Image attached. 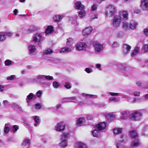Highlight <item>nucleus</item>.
Returning <instances> with one entry per match:
<instances>
[{"mask_svg":"<svg viewBox=\"0 0 148 148\" xmlns=\"http://www.w3.org/2000/svg\"><path fill=\"white\" fill-rule=\"evenodd\" d=\"M122 28L125 30L127 31L130 30L129 24L126 22H124L122 23Z\"/></svg>","mask_w":148,"mask_h":148,"instance_id":"4be33fe9","label":"nucleus"},{"mask_svg":"<svg viewBox=\"0 0 148 148\" xmlns=\"http://www.w3.org/2000/svg\"><path fill=\"white\" fill-rule=\"evenodd\" d=\"M98 18V15L97 14H95L92 16L90 20L91 21H92L95 18Z\"/></svg>","mask_w":148,"mask_h":148,"instance_id":"6e6d98bb","label":"nucleus"},{"mask_svg":"<svg viewBox=\"0 0 148 148\" xmlns=\"http://www.w3.org/2000/svg\"><path fill=\"white\" fill-rule=\"evenodd\" d=\"M32 118L34 120L35 122L34 125L36 127L38 126L40 123V120L39 116H32Z\"/></svg>","mask_w":148,"mask_h":148,"instance_id":"dca6fc26","label":"nucleus"},{"mask_svg":"<svg viewBox=\"0 0 148 148\" xmlns=\"http://www.w3.org/2000/svg\"><path fill=\"white\" fill-rule=\"evenodd\" d=\"M85 119L84 117H82L79 118L76 121V125L77 126H79L84 122Z\"/></svg>","mask_w":148,"mask_h":148,"instance_id":"bb28decb","label":"nucleus"},{"mask_svg":"<svg viewBox=\"0 0 148 148\" xmlns=\"http://www.w3.org/2000/svg\"><path fill=\"white\" fill-rule=\"evenodd\" d=\"M87 47L86 43L84 42H79L76 46V49L78 51H86Z\"/></svg>","mask_w":148,"mask_h":148,"instance_id":"0eeeda50","label":"nucleus"},{"mask_svg":"<svg viewBox=\"0 0 148 148\" xmlns=\"http://www.w3.org/2000/svg\"><path fill=\"white\" fill-rule=\"evenodd\" d=\"M129 134L130 136L134 139L131 144V146L132 147L139 146L140 144L138 139V136L136 131V130H132L130 132Z\"/></svg>","mask_w":148,"mask_h":148,"instance_id":"f03ea898","label":"nucleus"},{"mask_svg":"<svg viewBox=\"0 0 148 148\" xmlns=\"http://www.w3.org/2000/svg\"><path fill=\"white\" fill-rule=\"evenodd\" d=\"M3 103L5 106H7L9 105V102L7 100H5L3 101Z\"/></svg>","mask_w":148,"mask_h":148,"instance_id":"0e129e2a","label":"nucleus"},{"mask_svg":"<svg viewBox=\"0 0 148 148\" xmlns=\"http://www.w3.org/2000/svg\"><path fill=\"white\" fill-rule=\"evenodd\" d=\"M93 29L91 27H88L85 28L82 32V34L84 36H86L90 33Z\"/></svg>","mask_w":148,"mask_h":148,"instance_id":"ddd939ff","label":"nucleus"},{"mask_svg":"<svg viewBox=\"0 0 148 148\" xmlns=\"http://www.w3.org/2000/svg\"><path fill=\"white\" fill-rule=\"evenodd\" d=\"M67 40L66 43L69 46H71L74 42V40L72 38H69L67 39Z\"/></svg>","mask_w":148,"mask_h":148,"instance_id":"f704fd0d","label":"nucleus"},{"mask_svg":"<svg viewBox=\"0 0 148 148\" xmlns=\"http://www.w3.org/2000/svg\"><path fill=\"white\" fill-rule=\"evenodd\" d=\"M121 21V16L119 15H116L112 20V25L114 27H117L120 25Z\"/></svg>","mask_w":148,"mask_h":148,"instance_id":"423d86ee","label":"nucleus"},{"mask_svg":"<svg viewBox=\"0 0 148 148\" xmlns=\"http://www.w3.org/2000/svg\"><path fill=\"white\" fill-rule=\"evenodd\" d=\"M68 101L71 102V101L69 100L68 99V98L63 99H62V103H64L65 102H66Z\"/></svg>","mask_w":148,"mask_h":148,"instance_id":"69168bd1","label":"nucleus"},{"mask_svg":"<svg viewBox=\"0 0 148 148\" xmlns=\"http://www.w3.org/2000/svg\"><path fill=\"white\" fill-rule=\"evenodd\" d=\"M140 50L138 47H136L134 49V51L131 54L132 56H134L137 55L139 53Z\"/></svg>","mask_w":148,"mask_h":148,"instance_id":"473e14b6","label":"nucleus"},{"mask_svg":"<svg viewBox=\"0 0 148 148\" xmlns=\"http://www.w3.org/2000/svg\"><path fill=\"white\" fill-rule=\"evenodd\" d=\"M106 123L105 122L99 123L96 125L97 128L99 131H101L105 129L106 127Z\"/></svg>","mask_w":148,"mask_h":148,"instance_id":"9d476101","label":"nucleus"},{"mask_svg":"<svg viewBox=\"0 0 148 148\" xmlns=\"http://www.w3.org/2000/svg\"><path fill=\"white\" fill-rule=\"evenodd\" d=\"M92 134L94 137H98L100 136L99 133L96 130L92 132Z\"/></svg>","mask_w":148,"mask_h":148,"instance_id":"4c0bfd02","label":"nucleus"},{"mask_svg":"<svg viewBox=\"0 0 148 148\" xmlns=\"http://www.w3.org/2000/svg\"><path fill=\"white\" fill-rule=\"evenodd\" d=\"M119 14V15L122 16L124 20H127L128 19V14L127 11L124 10L120 11Z\"/></svg>","mask_w":148,"mask_h":148,"instance_id":"f3484780","label":"nucleus"},{"mask_svg":"<svg viewBox=\"0 0 148 148\" xmlns=\"http://www.w3.org/2000/svg\"><path fill=\"white\" fill-rule=\"evenodd\" d=\"M121 114L122 115L121 118V119H125L130 115V112L128 111H123Z\"/></svg>","mask_w":148,"mask_h":148,"instance_id":"412c9836","label":"nucleus"},{"mask_svg":"<svg viewBox=\"0 0 148 148\" xmlns=\"http://www.w3.org/2000/svg\"><path fill=\"white\" fill-rule=\"evenodd\" d=\"M70 136L69 133L64 132L61 136V140H64L67 141V140Z\"/></svg>","mask_w":148,"mask_h":148,"instance_id":"aec40b11","label":"nucleus"},{"mask_svg":"<svg viewBox=\"0 0 148 148\" xmlns=\"http://www.w3.org/2000/svg\"><path fill=\"white\" fill-rule=\"evenodd\" d=\"M36 29V28L33 26H31L29 29V30L30 32H32L35 30Z\"/></svg>","mask_w":148,"mask_h":148,"instance_id":"13d9d810","label":"nucleus"},{"mask_svg":"<svg viewBox=\"0 0 148 148\" xmlns=\"http://www.w3.org/2000/svg\"><path fill=\"white\" fill-rule=\"evenodd\" d=\"M119 100L117 97H111L109 98L108 101L109 103H111L113 102H115L118 101Z\"/></svg>","mask_w":148,"mask_h":148,"instance_id":"7c9ffc66","label":"nucleus"},{"mask_svg":"<svg viewBox=\"0 0 148 148\" xmlns=\"http://www.w3.org/2000/svg\"><path fill=\"white\" fill-rule=\"evenodd\" d=\"M53 85L54 88H57L59 86L60 84L58 82L54 81L53 83Z\"/></svg>","mask_w":148,"mask_h":148,"instance_id":"a18cd8bd","label":"nucleus"},{"mask_svg":"<svg viewBox=\"0 0 148 148\" xmlns=\"http://www.w3.org/2000/svg\"><path fill=\"white\" fill-rule=\"evenodd\" d=\"M140 92L139 91H135L134 93V95L136 96H139L140 95Z\"/></svg>","mask_w":148,"mask_h":148,"instance_id":"338daca9","label":"nucleus"},{"mask_svg":"<svg viewBox=\"0 0 148 148\" xmlns=\"http://www.w3.org/2000/svg\"><path fill=\"white\" fill-rule=\"evenodd\" d=\"M16 78V76L15 75H12L8 77L7 78V79L8 80H11L13 79H15Z\"/></svg>","mask_w":148,"mask_h":148,"instance_id":"09e8293b","label":"nucleus"},{"mask_svg":"<svg viewBox=\"0 0 148 148\" xmlns=\"http://www.w3.org/2000/svg\"><path fill=\"white\" fill-rule=\"evenodd\" d=\"M142 133L144 136L148 135V125H147L145 126L143 130Z\"/></svg>","mask_w":148,"mask_h":148,"instance_id":"a878e982","label":"nucleus"},{"mask_svg":"<svg viewBox=\"0 0 148 148\" xmlns=\"http://www.w3.org/2000/svg\"><path fill=\"white\" fill-rule=\"evenodd\" d=\"M68 99L69 100H71L72 101H71L73 102H75V101H77V99L76 97H69L68 98Z\"/></svg>","mask_w":148,"mask_h":148,"instance_id":"de8ad7c7","label":"nucleus"},{"mask_svg":"<svg viewBox=\"0 0 148 148\" xmlns=\"http://www.w3.org/2000/svg\"><path fill=\"white\" fill-rule=\"evenodd\" d=\"M41 34L37 33L34 34L33 37V40L34 42H39L42 38Z\"/></svg>","mask_w":148,"mask_h":148,"instance_id":"f8f14e48","label":"nucleus"},{"mask_svg":"<svg viewBox=\"0 0 148 148\" xmlns=\"http://www.w3.org/2000/svg\"><path fill=\"white\" fill-rule=\"evenodd\" d=\"M10 128L5 127L4 129V132L5 133H8L10 131Z\"/></svg>","mask_w":148,"mask_h":148,"instance_id":"680f3d73","label":"nucleus"},{"mask_svg":"<svg viewBox=\"0 0 148 148\" xmlns=\"http://www.w3.org/2000/svg\"><path fill=\"white\" fill-rule=\"evenodd\" d=\"M116 147L117 148H125L123 143L122 142H119L117 143L116 144Z\"/></svg>","mask_w":148,"mask_h":148,"instance_id":"58836bf2","label":"nucleus"},{"mask_svg":"<svg viewBox=\"0 0 148 148\" xmlns=\"http://www.w3.org/2000/svg\"><path fill=\"white\" fill-rule=\"evenodd\" d=\"M74 7L78 10H82L84 9L85 6L82 4L80 2L78 1L75 3Z\"/></svg>","mask_w":148,"mask_h":148,"instance_id":"4468645a","label":"nucleus"},{"mask_svg":"<svg viewBox=\"0 0 148 148\" xmlns=\"http://www.w3.org/2000/svg\"><path fill=\"white\" fill-rule=\"evenodd\" d=\"M13 62L9 60H7L5 62V66H9L12 64Z\"/></svg>","mask_w":148,"mask_h":148,"instance_id":"37998d69","label":"nucleus"},{"mask_svg":"<svg viewBox=\"0 0 148 148\" xmlns=\"http://www.w3.org/2000/svg\"><path fill=\"white\" fill-rule=\"evenodd\" d=\"M65 126V124L64 122H62L58 123L55 126V130L57 131L61 132L64 130Z\"/></svg>","mask_w":148,"mask_h":148,"instance_id":"6e6552de","label":"nucleus"},{"mask_svg":"<svg viewBox=\"0 0 148 148\" xmlns=\"http://www.w3.org/2000/svg\"><path fill=\"white\" fill-rule=\"evenodd\" d=\"M140 6L143 10H148V0H141Z\"/></svg>","mask_w":148,"mask_h":148,"instance_id":"1a4fd4ad","label":"nucleus"},{"mask_svg":"<svg viewBox=\"0 0 148 148\" xmlns=\"http://www.w3.org/2000/svg\"><path fill=\"white\" fill-rule=\"evenodd\" d=\"M123 131L122 128H116L113 130L114 133V134H117L121 133Z\"/></svg>","mask_w":148,"mask_h":148,"instance_id":"c756f323","label":"nucleus"},{"mask_svg":"<svg viewBox=\"0 0 148 148\" xmlns=\"http://www.w3.org/2000/svg\"><path fill=\"white\" fill-rule=\"evenodd\" d=\"M92 10L94 11L96 10L97 8V5L96 4H94L92 6Z\"/></svg>","mask_w":148,"mask_h":148,"instance_id":"bf43d9fd","label":"nucleus"},{"mask_svg":"<svg viewBox=\"0 0 148 148\" xmlns=\"http://www.w3.org/2000/svg\"><path fill=\"white\" fill-rule=\"evenodd\" d=\"M60 144L61 147H65L67 145V142L66 140H61V142L60 143Z\"/></svg>","mask_w":148,"mask_h":148,"instance_id":"ea45409f","label":"nucleus"},{"mask_svg":"<svg viewBox=\"0 0 148 148\" xmlns=\"http://www.w3.org/2000/svg\"><path fill=\"white\" fill-rule=\"evenodd\" d=\"M30 144V140L29 139H25L22 144V146L23 148H29Z\"/></svg>","mask_w":148,"mask_h":148,"instance_id":"9b49d317","label":"nucleus"},{"mask_svg":"<svg viewBox=\"0 0 148 148\" xmlns=\"http://www.w3.org/2000/svg\"><path fill=\"white\" fill-rule=\"evenodd\" d=\"M112 46L113 47H117L119 46V44L117 42H114L113 43Z\"/></svg>","mask_w":148,"mask_h":148,"instance_id":"864d4df0","label":"nucleus"},{"mask_svg":"<svg viewBox=\"0 0 148 148\" xmlns=\"http://www.w3.org/2000/svg\"><path fill=\"white\" fill-rule=\"evenodd\" d=\"M6 38L5 34L4 32H0V41H3Z\"/></svg>","mask_w":148,"mask_h":148,"instance_id":"72a5a7b5","label":"nucleus"},{"mask_svg":"<svg viewBox=\"0 0 148 148\" xmlns=\"http://www.w3.org/2000/svg\"><path fill=\"white\" fill-rule=\"evenodd\" d=\"M64 86L67 89H69L71 88V83L69 82H66L64 85Z\"/></svg>","mask_w":148,"mask_h":148,"instance_id":"79ce46f5","label":"nucleus"},{"mask_svg":"<svg viewBox=\"0 0 148 148\" xmlns=\"http://www.w3.org/2000/svg\"><path fill=\"white\" fill-rule=\"evenodd\" d=\"M4 86L0 85V92H3L4 90Z\"/></svg>","mask_w":148,"mask_h":148,"instance_id":"774afa93","label":"nucleus"},{"mask_svg":"<svg viewBox=\"0 0 148 148\" xmlns=\"http://www.w3.org/2000/svg\"><path fill=\"white\" fill-rule=\"evenodd\" d=\"M63 17V15H56L53 17V19L55 22H58L60 21Z\"/></svg>","mask_w":148,"mask_h":148,"instance_id":"5701e85b","label":"nucleus"},{"mask_svg":"<svg viewBox=\"0 0 148 148\" xmlns=\"http://www.w3.org/2000/svg\"><path fill=\"white\" fill-rule=\"evenodd\" d=\"M93 46L95 52L97 54L101 52L103 49V45L102 44L96 42H93Z\"/></svg>","mask_w":148,"mask_h":148,"instance_id":"39448f33","label":"nucleus"},{"mask_svg":"<svg viewBox=\"0 0 148 148\" xmlns=\"http://www.w3.org/2000/svg\"><path fill=\"white\" fill-rule=\"evenodd\" d=\"M86 14L85 12L83 10L80 11L78 13V15L80 17L82 18Z\"/></svg>","mask_w":148,"mask_h":148,"instance_id":"a19ab883","label":"nucleus"},{"mask_svg":"<svg viewBox=\"0 0 148 148\" xmlns=\"http://www.w3.org/2000/svg\"><path fill=\"white\" fill-rule=\"evenodd\" d=\"M86 118L88 120H91L93 119V116L92 115H87Z\"/></svg>","mask_w":148,"mask_h":148,"instance_id":"052dcab7","label":"nucleus"},{"mask_svg":"<svg viewBox=\"0 0 148 148\" xmlns=\"http://www.w3.org/2000/svg\"><path fill=\"white\" fill-rule=\"evenodd\" d=\"M82 95L83 96L86 97V99H88V98H96L97 97V96L96 95H89L85 93H82Z\"/></svg>","mask_w":148,"mask_h":148,"instance_id":"cd10ccee","label":"nucleus"},{"mask_svg":"<svg viewBox=\"0 0 148 148\" xmlns=\"http://www.w3.org/2000/svg\"><path fill=\"white\" fill-rule=\"evenodd\" d=\"M131 47L129 45L125 44L123 45V51L125 54H126L129 52L131 48Z\"/></svg>","mask_w":148,"mask_h":148,"instance_id":"6ab92c4d","label":"nucleus"},{"mask_svg":"<svg viewBox=\"0 0 148 148\" xmlns=\"http://www.w3.org/2000/svg\"><path fill=\"white\" fill-rule=\"evenodd\" d=\"M143 49L145 52H148V44L144 45Z\"/></svg>","mask_w":148,"mask_h":148,"instance_id":"4d7b16f0","label":"nucleus"},{"mask_svg":"<svg viewBox=\"0 0 148 148\" xmlns=\"http://www.w3.org/2000/svg\"><path fill=\"white\" fill-rule=\"evenodd\" d=\"M18 129V128L17 125H14L12 127V131L13 132H15Z\"/></svg>","mask_w":148,"mask_h":148,"instance_id":"3c124183","label":"nucleus"},{"mask_svg":"<svg viewBox=\"0 0 148 148\" xmlns=\"http://www.w3.org/2000/svg\"><path fill=\"white\" fill-rule=\"evenodd\" d=\"M71 48L64 47L62 50L60 51V53H62L65 52H69L71 51Z\"/></svg>","mask_w":148,"mask_h":148,"instance_id":"c85d7f7f","label":"nucleus"},{"mask_svg":"<svg viewBox=\"0 0 148 148\" xmlns=\"http://www.w3.org/2000/svg\"><path fill=\"white\" fill-rule=\"evenodd\" d=\"M116 10V8L114 5H110L107 8L105 12L106 15L108 17L113 16L114 15Z\"/></svg>","mask_w":148,"mask_h":148,"instance_id":"20e7f679","label":"nucleus"},{"mask_svg":"<svg viewBox=\"0 0 148 148\" xmlns=\"http://www.w3.org/2000/svg\"><path fill=\"white\" fill-rule=\"evenodd\" d=\"M138 25L137 22L134 20L130 21V29L134 30L136 29L137 26Z\"/></svg>","mask_w":148,"mask_h":148,"instance_id":"2eb2a0df","label":"nucleus"},{"mask_svg":"<svg viewBox=\"0 0 148 148\" xmlns=\"http://www.w3.org/2000/svg\"><path fill=\"white\" fill-rule=\"evenodd\" d=\"M35 108L37 109H40L42 108V104L40 103H37L35 105Z\"/></svg>","mask_w":148,"mask_h":148,"instance_id":"8fccbe9b","label":"nucleus"},{"mask_svg":"<svg viewBox=\"0 0 148 148\" xmlns=\"http://www.w3.org/2000/svg\"><path fill=\"white\" fill-rule=\"evenodd\" d=\"M53 53V51L49 48H47L43 51V53L45 54H50Z\"/></svg>","mask_w":148,"mask_h":148,"instance_id":"e433bc0d","label":"nucleus"},{"mask_svg":"<svg viewBox=\"0 0 148 148\" xmlns=\"http://www.w3.org/2000/svg\"><path fill=\"white\" fill-rule=\"evenodd\" d=\"M95 66L99 71H101L102 70V69L101 67V65L100 64H96Z\"/></svg>","mask_w":148,"mask_h":148,"instance_id":"5fc2aeb1","label":"nucleus"},{"mask_svg":"<svg viewBox=\"0 0 148 148\" xmlns=\"http://www.w3.org/2000/svg\"><path fill=\"white\" fill-rule=\"evenodd\" d=\"M75 145L76 148H87L86 145L81 142H76Z\"/></svg>","mask_w":148,"mask_h":148,"instance_id":"a211bd4d","label":"nucleus"},{"mask_svg":"<svg viewBox=\"0 0 148 148\" xmlns=\"http://www.w3.org/2000/svg\"><path fill=\"white\" fill-rule=\"evenodd\" d=\"M143 32L145 35L148 36V27L144 29L143 30Z\"/></svg>","mask_w":148,"mask_h":148,"instance_id":"603ef678","label":"nucleus"},{"mask_svg":"<svg viewBox=\"0 0 148 148\" xmlns=\"http://www.w3.org/2000/svg\"><path fill=\"white\" fill-rule=\"evenodd\" d=\"M53 27L52 26H48L46 29L45 32L47 34L50 33L53 31Z\"/></svg>","mask_w":148,"mask_h":148,"instance_id":"2f4dec72","label":"nucleus"},{"mask_svg":"<svg viewBox=\"0 0 148 148\" xmlns=\"http://www.w3.org/2000/svg\"><path fill=\"white\" fill-rule=\"evenodd\" d=\"M53 79L52 76L44 75H38L36 76L34 78L30 79V82L40 84L42 86H46L49 85V83L46 80H51Z\"/></svg>","mask_w":148,"mask_h":148,"instance_id":"f257e3e1","label":"nucleus"},{"mask_svg":"<svg viewBox=\"0 0 148 148\" xmlns=\"http://www.w3.org/2000/svg\"><path fill=\"white\" fill-rule=\"evenodd\" d=\"M143 116V114L141 110H136L134 111L130 114V117L133 121H138L140 120Z\"/></svg>","mask_w":148,"mask_h":148,"instance_id":"7ed1b4c3","label":"nucleus"},{"mask_svg":"<svg viewBox=\"0 0 148 148\" xmlns=\"http://www.w3.org/2000/svg\"><path fill=\"white\" fill-rule=\"evenodd\" d=\"M106 118L109 120L111 121L115 117V116L113 113L108 114L106 115Z\"/></svg>","mask_w":148,"mask_h":148,"instance_id":"b1692460","label":"nucleus"},{"mask_svg":"<svg viewBox=\"0 0 148 148\" xmlns=\"http://www.w3.org/2000/svg\"><path fill=\"white\" fill-rule=\"evenodd\" d=\"M109 94L110 95L113 96H121V94L120 93L109 92Z\"/></svg>","mask_w":148,"mask_h":148,"instance_id":"c03bdc74","label":"nucleus"},{"mask_svg":"<svg viewBox=\"0 0 148 148\" xmlns=\"http://www.w3.org/2000/svg\"><path fill=\"white\" fill-rule=\"evenodd\" d=\"M29 53L31 55L34 53L36 50L35 46L33 45H30L28 46Z\"/></svg>","mask_w":148,"mask_h":148,"instance_id":"393cba45","label":"nucleus"},{"mask_svg":"<svg viewBox=\"0 0 148 148\" xmlns=\"http://www.w3.org/2000/svg\"><path fill=\"white\" fill-rule=\"evenodd\" d=\"M42 91L41 90L38 91L36 93V95L38 97H41L42 95Z\"/></svg>","mask_w":148,"mask_h":148,"instance_id":"e2e57ef3","label":"nucleus"},{"mask_svg":"<svg viewBox=\"0 0 148 148\" xmlns=\"http://www.w3.org/2000/svg\"><path fill=\"white\" fill-rule=\"evenodd\" d=\"M34 94L32 93H30L27 96L26 100L28 103H29L30 102L29 100H31L32 99L33 97Z\"/></svg>","mask_w":148,"mask_h":148,"instance_id":"c9c22d12","label":"nucleus"},{"mask_svg":"<svg viewBox=\"0 0 148 148\" xmlns=\"http://www.w3.org/2000/svg\"><path fill=\"white\" fill-rule=\"evenodd\" d=\"M84 71L87 73H90L93 72V69L90 68H86Z\"/></svg>","mask_w":148,"mask_h":148,"instance_id":"49530a36","label":"nucleus"}]
</instances>
